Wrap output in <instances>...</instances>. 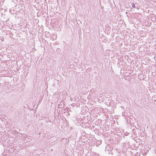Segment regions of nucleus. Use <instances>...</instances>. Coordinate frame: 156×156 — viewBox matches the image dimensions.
Wrapping results in <instances>:
<instances>
[{"mask_svg": "<svg viewBox=\"0 0 156 156\" xmlns=\"http://www.w3.org/2000/svg\"><path fill=\"white\" fill-rule=\"evenodd\" d=\"M52 35V36L51 37V40H54L57 39V36L56 34H53Z\"/></svg>", "mask_w": 156, "mask_h": 156, "instance_id": "f257e3e1", "label": "nucleus"}, {"mask_svg": "<svg viewBox=\"0 0 156 156\" xmlns=\"http://www.w3.org/2000/svg\"><path fill=\"white\" fill-rule=\"evenodd\" d=\"M132 6L133 8H135V5L134 3H132Z\"/></svg>", "mask_w": 156, "mask_h": 156, "instance_id": "f03ea898", "label": "nucleus"}]
</instances>
